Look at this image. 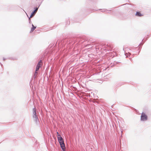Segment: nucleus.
<instances>
[{
	"label": "nucleus",
	"mask_w": 151,
	"mask_h": 151,
	"mask_svg": "<svg viewBox=\"0 0 151 151\" xmlns=\"http://www.w3.org/2000/svg\"><path fill=\"white\" fill-rule=\"evenodd\" d=\"M136 15L139 17H140L142 16V14L139 12H137Z\"/></svg>",
	"instance_id": "1a4fd4ad"
},
{
	"label": "nucleus",
	"mask_w": 151,
	"mask_h": 151,
	"mask_svg": "<svg viewBox=\"0 0 151 151\" xmlns=\"http://www.w3.org/2000/svg\"><path fill=\"white\" fill-rule=\"evenodd\" d=\"M99 10H101V11L102 12H107V13H109V12L110 11V10H107V9H99Z\"/></svg>",
	"instance_id": "0eeeda50"
},
{
	"label": "nucleus",
	"mask_w": 151,
	"mask_h": 151,
	"mask_svg": "<svg viewBox=\"0 0 151 151\" xmlns=\"http://www.w3.org/2000/svg\"><path fill=\"white\" fill-rule=\"evenodd\" d=\"M27 16L29 18V23H31V19H30V18H30V17H29L27 15Z\"/></svg>",
	"instance_id": "9b49d317"
},
{
	"label": "nucleus",
	"mask_w": 151,
	"mask_h": 151,
	"mask_svg": "<svg viewBox=\"0 0 151 151\" xmlns=\"http://www.w3.org/2000/svg\"><path fill=\"white\" fill-rule=\"evenodd\" d=\"M34 9H35L33 12H32L31 13V15L30 17V18L32 17L33 16H34L35 15V14L37 12V10L38 9V7L35 8H34Z\"/></svg>",
	"instance_id": "7ed1b4c3"
},
{
	"label": "nucleus",
	"mask_w": 151,
	"mask_h": 151,
	"mask_svg": "<svg viewBox=\"0 0 151 151\" xmlns=\"http://www.w3.org/2000/svg\"><path fill=\"white\" fill-rule=\"evenodd\" d=\"M125 55L126 56V58L128 57V56H129V55H131V53L129 52H128V54H127V53L125 52Z\"/></svg>",
	"instance_id": "9d476101"
},
{
	"label": "nucleus",
	"mask_w": 151,
	"mask_h": 151,
	"mask_svg": "<svg viewBox=\"0 0 151 151\" xmlns=\"http://www.w3.org/2000/svg\"><path fill=\"white\" fill-rule=\"evenodd\" d=\"M58 141L59 143H60V142H62V141H64L62 137L60 136L58 137Z\"/></svg>",
	"instance_id": "423d86ee"
},
{
	"label": "nucleus",
	"mask_w": 151,
	"mask_h": 151,
	"mask_svg": "<svg viewBox=\"0 0 151 151\" xmlns=\"http://www.w3.org/2000/svg\"><path fill=\"white\" fill-rule=\"evenodd\" d=\"M42 62V60H40L38 62V63H40V64H40V63H41Z\"/></svg>",
	"instance_id": "ddd939ff"
},
{
	"label": "nucleus",
	"mask_w": 151,
	"mask_h": 151,
	"mask_svg": "<svg viewBox=\"0 0 151 151\" xmlns=\"http://www.w3.org/2000/svg\"><path fill=\"white\" fill-rule=\"evenodd\" d=\"M32 27L31 29L30 32H32L34 31V30L36 28V27H35L33 24L32 25Z\"/></svg>",
	"instance_id": "6e6552de"
},
{
	"label": "nucleus",
	"mask_w": 151,
	"mask_h": 151,
	"mask_svg": "<svg viewBox=\"0 0 151 151\" xmlns=\"http://www.w3.org/2000/svg\"><path fill=\"white\" fill-rule=\"evenodd\" d=\"M5 59H5V58H3V60H5Z\"/></svg>",
	"instance_id": "4468645a"
},
{
	"label": "nucleus",
	"mask_w": 151,
	"mask_h": 151,
	"mask_svg": "<svg viewBox=\"0 0 151 151\" xmlns=\"http://www.w3.org/2000/svg\"><path fill=\"white\" fill-rule=\"evenodd\" d=\"M57 137L60 136V134H59V133L58 132H57Z\"/></svg>",
	"instance_id": "f8f14e48"
},
{
	"label": "nucleus",
	"mask_w": 151,
	"mask_h": 151,
	"mask_svg": "<svg viewBox=\"0 0 151 151\" xmlns=\"http://www.w3.org/2000/svg\"><path fill=\"white\" fill-rule=\"evenodd\" d=\"M60 145V147L63 150V151H65V145L64 142V141H62V142H60L59 143Z\"/></svg>",
	"instance_id": "39448f33"
},
{
	"label": "nucleus",
	"mask_w": 151,
	"mask_h": 151,
	"mask_svg": "<svg viewBox=\"0 0 151 151\" xmlns=\"http://www.w3.org/2000/svg\"><path fill=\"white\" fill-rule=\"evenodd\" d=\"M33 118L34 121L35 122V123L37 124L39 122V119L37 116L36 115V112L35 108H33Z\"/></svg>",
	"instance_id": "f257e3e1"
},
{
	"label": "nucleus",
	"mask_w": 151,
	"mask_h": 151,
	"mask_svg": "<svg viewBox=\"0 0 151 151\" xmlns=\"http://www.w3.org/2000/svg\"><path fill=\"white\" fill-rule=\"evenodd\" d=\"M147 116L144 113H142L141 116V120L142 121H145L147 120Z\"/></svg>",
	"instance_id": "f03ea898"
},
{
	"label": "nucleus",
	"mask_w": 151,
	"mask_h": 151,
	"mask_svg": "<svg viewBox=\"0 0 151 151\" xmlns=\"http://www.w3.org/2000/svg\"><path fill=\"white\" fill-rule=\"evenodd\" d=\"M41 64H40V63H38L37 64L36 66L35 73L34 74V78H36V75L35 73H37V71L39 70V68H40L41 66Z\"/></svg>",
	"instance_id": "20e7f679"
}]
</instances>
